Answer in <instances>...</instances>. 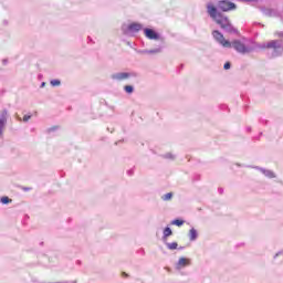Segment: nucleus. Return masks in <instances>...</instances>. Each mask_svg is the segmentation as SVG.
<instances>
[{"mask_svg":"<svg viewBox=\"0 0 283 283\" xmlns=\"http://www.w3.org/2000/svg\"><path fill=\"white\" fill-rule=\"evenodd\" d=\"M2 205H10V202H12V199H10L9 197H2L1 200Z\"/></svg>","mask_w":283,"mask_h":283,"instance_id":"20","label":"nucleus"},{"mask_svg":"<svg viewBox=\"0 0 283 283\" xmlns=\"http://www.w3.org/2000/svg\"><path fill=\"white\" fill-rule=\"evenodd\" d=\"M160 52H163V49L160 48L148 50V54H160Z\"/></svg>","mask_w":283,"mask_h":283,"instance_id":"19","label":"nucleus"},{"mask_svg":"<svg viewBox=\"0 0 283 283\" xmlns=\"http://www.w3.org/2000/svg\"><path fill=\"white\" fill-rule=\"evenodd\" d=\"M237 6L235 3L229 1V0H221L218 2V9L222 12H229L231 10H235Z\"/></svg>","mask_w":283,"mask_h":283,"instance_id":"6","label":"nucleus"},{"mask_svg":"<svg viewBox=\"0 0 283 283\" xmlns=\"http://www.w3.org/2000/svg\"><path fill=\"white\" fill-rule=\"evenodd\" d=\"M274 36H277L279 39H283V31H276L274 33Z\"/></svg>","mask_w":283,"mask_h":283,"instance_id":"23","label":"nucleus"},{"mask_svg":"<svg viewBox=\"0 0 283 283\" xmlns=\"http://www.w3.org/2000/svg\"><path fill=\"white\" fill-rule=\"evenodd\" d=\"M3 63H4V64H7V63H8V61H7V60H3Z\"/></svg>","mask_w":283,"mask_h":283,"instance_id":"32","label":"nucleus"},{"mask_svg":"<svg viewBox=\"0 0 283 283\" xmlns=\"http://www.w3.org/2000/svg\"><path fill=\"white\" fill-rule=\"evenodd\" d=\"M207 12L209 17L213 19L218 25H220L221 30L227 32V34H238V29L231 24V20L218 11V8H216L213 3L209 2L207 4Z\"/></svg>","mask_w":283,"mask_h":283,"instance_id":"1","label":"nucleus"},{"mask_svg":"<svg viewBox=\"0 0 283 283\" xmlns=\"http://www.w3.org/2000/svg\"><path fill=\"white\" fill-rule=\"evenodd\" d=\"M51 85H52L53 87H59V85H61V80H52V81H51Z\"/></svg>","mask_w":283,"mask_h":283,"instance_id":"21","label":"nucleus"},{"mask_svg":"<svg viewBox=\"0 0 283 283\" xmlns=\"http://www.w3.org/2000/svg\"><path fill=\"white\" fill-rule=\"evenodd\" d=\"M30 118H32V115H24L23 116V122L28 123V120H30Z\"/></svg>","mask_w":283,"mask_h":283,"instance_id":"25","label":"nucleus"},{"mask_svg":"<svg viewBox=\"0 0 283 283\" xmlns=\"http://www.w3.org/2000/svg\"><path fill=\"white\" fill-rule=\"evenodd\" d=\"M223 70H231V62H227V63L223 65Z\"/></svg>","mask_w":283,"mask_h":283,"instance_id":"24","label":"nucleus"},{"mask_svg":"<svg viewBox=\"0 0 283 283\" xmlns=\"http://www.w3.org/2000/svg\"><path fill=\"white\" fill-rule=\"evenodd\" d=\"M18 120H21V117H19Z\"/></svg>","mask_w":283,"mask_h":283,"instance_id":"34","label":"nucleus"},{"mask_svg":"<svg viewBox=\"0 0 283 283\" xmlns=\"http://www.w3.org/2000/svg\"><path fill=\"white\" fill-rule=\"evenodd\" d=\"M130 76H134V73L119 72L111 75L113 81H127Z\"/></svg>","mask_w":283,"mask_h":283,"instance_id":"7","label":"nucleus"},{"mask_svg":"<svg viewBox=\"0 0 283 283\" xmlns=\"http://www.w3.org/2000/svg\"><path fill=\"white\" fill-rule=\"evenodd\" d=\"M44 85H45V82H42L41 87H43Z\"/></svg>","mask_w":283,"mask_h":283,"instance_id":"31","label":"nucleus"},{"mask_svg":"<svg viewBox=\"0 0 283 283\" xmlns=\"http://www.w3.org/2000/svg\"><path fill=\"white\" fill-rule=\"evenodd\" d=\"M171 198H174V193L172 192H168V193H166V195H164L161 197V200L169 201V200H171Z\"/></svg>","mask_w":283,"mask_h":283,"instance_id":"17","label":"nucleus"},{"mask_svg":"<svg viewBox=\"0 0 283 283\" xmlns=\"http://www.w3.org/2000/svg\"><path fill=\"white\" fill-rule=\"evenodd\" d=\"M164 158H169L170 160H174L176 156H174L171 153H167L166 155H164Z\"/></svg>","mask_w":283,"mask_h":283,"instance_id":"22","label":"nucleus"},{"mask_svg":"<svg viewBox=\"0 0 283 283\" xmlns=\"http://www.w3.org/2000/svg\"><path fill=\"white\" fill-rule=\"evenodd\" d=\"M144 33L147 39H150L151 41H158V39H160V35L156 31H154V29H145Z\"/></svg>","mask_w":283,"mask_h":283,"instance_id":"9","label":"nucleus"},{"mask_svg":"<svg viewBox=\"0 0 283 283\" xmlns=\"http://www.w3.org/2000/svg\"><path fill=\"white\" fill-rule=\"evenodd\" d=\"M31 188H23V191H30Z\"/></svg>","mask_w":283,"mask_h":283,"instance_id":"29","label":"nucleus"},{"mask_svg":"<svg viewBox=\"0 0 283 283\" xmlns=\"http://www.w3.org/2000/svg\"><path fill=\"white\" fill-rule=\"evenodd\" d=\"M128 176H134V170H128Z\"/></svg>","mask_w":283,"mask_h":283,"instance_id":"28","label":"nucleus"},{"mask_svg":"<svg viewBox=\"0 0 283 283\" xmlns=\"http://www.w3.org/2000/svg\"><path fill=\"white\" fill-rule=\"evenodd\" d=\"M171 224H175L176 227H182V224H185V220L175 219L171 221Z\"/></svg>","mask_w":283,"mask_h":283,"instance_id":"16","label":"nucleus"},{"mask_svg":"<svg viewBox=\"0 0 283 283\" xmlns=\"http://www.w3.org/2000/svg\"><path fill=\"white\" fill-rule=\"evenodd\" d=\"M166 247L167 249H169V251H176V249H178V242H172V243L166 242Z\"/></svg>","mask_w":283,"mask_h":283,"instance_id":"15","label":"nucleus"},{"mask_svg":"<svg viewBox=\"0 0 283 283\" xmlns=\"http://www.w3.org/2000/svg\"><path fill=\"white\" fill-rule=\"evenodd\" d=\"M247 1L248 3H255L258 0H244Z\"/></svg>","mask_w":283,"mask_h":283,"instance_id":"27","label":"nucleus"},{"mask_svg":"<svg viewBox=\"0 0 283 283\" xmlns=\"http://www.w3.org/2000/svg\"><path fill=\"white\" fill-rule=\"evenodd\" d=\"M179 249H182V247H180Z\"/></svg>","mask_w":283,"mask_h":283,"instance_id":"35","label":"nucleus"},{"mask_svg":"<svg viewBox=\"0 0 283 283\" xmlns=\"http://www.w3.org/2000/svg\"><path fill=\"white\" fill-rule=\"evenodd\" d=\"M260 10L265 17H280V11H277L276 9L261 7Z\"/></svg>","mask_w":283,"mask_h":283,"instance_id":"8","label":"nucleus"},{"mask_svg":"<svg viewBox=\"0 0 283 283\" xmlns=\"http://www.w3.org/2000/svg\"><path fill=\"white\" fill-rule=\"evenodd\" d=\"M189 264H191V260L187 258H180L176 265V269L180 271V269H185V266H189Z\"/></svg>","mask_w":283,"mask_h":283,"instance_id":"10","label":"nucleus"},{"mask_svg":"<svg viewBox=\"0 0 283 283\" xmlns=\"http://www.w3.org/2000/svg\"><path fill=\"white\" fill-rule=\"evenodd\" d=\"M231 48L239 52V54H249V52H251V50H249V48H247V45H244L240 40L232 41Z\"/></svg>","mask_w":283,"mask_h":283,"instance_id":"4","label":"nucleus"},{"mask_svg":"<svg viewBox=\"0 0 283 283\" xmlns=\"http://www.w3.org/2000/svg\"><path fill=\"white\" fill-rule=\"evenodd\" d=\"M123 275H125L127 277V273L124 272Z\"/></svg>","mask_w":283,"mask_h":283,"instance_id":"33","label":"nucleus"},{"mask_svg":"<svg viewBox=\"0 0 283 283\" xmlns=\"http://www.w3.org/2000/svg\"><path fill=\"white\" fill-rule=\"evenodd\" d=\"M212 36L219 45H222V48H231V41L224 39V34H222L220 31L214 30L212 31Z\"/></svg>","mask_w":283,"mask_h":283,"instance_id":"3","label":"nucleus"},{"mask_svg":"<svg viewBox=\"0 0 283 283\" xmlns=\"http://www.w3.org/2000/svg\"><path fill=\"white\" fill-rule=\"evenodd\" d=\"M124 90L127 94H134V86L132 85L124 86Z\"/></svg>","mask_w":283,"mask_h":283,"instance_id":"18","label":"nucleus"},{"mask_svg":"<svg viewBox=\"0 0 283 283\" xmlns=\"http://www.w3.org/2000/svg\"><path fill=\"white\" fill-rule=\"evenodd\" d=\"M254 169H258L261 171V174H264L266 178H275V172L269 169L260 168V167H254Z\"/></svg>","mask_w":283,"mask_h":283,"instance_id":"11","label":"nucleus"},{"mask_svg":"<svg viewBox=\"0 0 283 283\" xmlns=\"http://www.w3.org/2000/svg\"><path fill=\"white\" fill-rule=\"evenodd\" d=\"M6 125H8V109L0 111V138H3V132H6Z\"/></svg>","mask_w":283,"mask_h":283,"instance_id":"5","label":"nucleus"},{"mask_svg":"<svg viewBox=\"0 0 283 283\" xmlns=\"http://www.w3.org/2000/svg\"><path fill=\"white\" fill-rule=\"evenodd\" d=\"M170 235H174V231H171V228L166 227L164 229L163 240H167V238H169Z\"/></svg>","mask_w":283,"mask_h":283,"instance_id":"14","label":"nucleus"},{"mask_svg":"<svg viewBox=\"0 0 283 283\" xmlns=\"http://www.w3.org/2000/svg\"><path fill=\"white\" fill-rule=\"evenodd\" d=\"M282 252H279V253H276L275 255H274V258H277V255H280Z\"/></svg>","mask_w":283,"mask_h":283,"instance_id":"30","label":"nucleus"},{"mask_svg":"<svg viewBox=\"0 0 283 283\" xmlns=\"http://www.w3.org/2000/svg\"><path fill=\"white\" fill-rule=\"evenodd\" d=\"M128 30L130 32H140V30H143V24L134 22L128 25Z\"/></svg>","mask_w":283,"mask_h":283,"instance_id":"12","label":"nucleus"},{"mask_svg":"<svg viewBox=\"0 0 283 283\" xmlns=\"http://www.w3.org/2000/svg\"><path fill=\"white\" fill-rule=\"evenodd\" d=\"M138 54H149V50H139L137 51Z\"/></svg>","mask_w":283,"mask_h":283,"instance_id":"26","label":"nucleus"},{"mask_svg":"<svg viewBox=\"0 0 283 283\" xmlns=\"http://www.w3.org/2000/svg\"><path fill=\"white\" fill-rule=\"evenodd\" d=\"M189 240L190 242H195V240H198V231L195 228L190 229L189 231Z\"/></svg>","mask_w":283,"mask_h":283,"instance_id":"13","label":"nucleus"},{"mask_svg":"<svg viewBox=\"0 0 283 283\" xmlns=\"http://www.w3.org/2000/svg\"><path fill=\"white\" fill-rule=\"evenodd\" d=\"M261 50H273L272 56H282L283 40H271L259 45Z\"/></svg>","mask_w":283,"mask_h":283,"instance_id":"2","label":"nucleus"}]
</instances>
